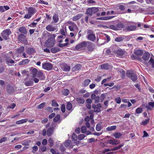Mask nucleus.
I'll list each match as a JSON object with an SVG mask.
<instances>
[{
    "instance_id": "1",
    "label": "nucleus",
    "mask_w": 154,
    "mask_h": 154,
    "mask_svg": "<svg viewBox=\"0 0 154 154\" xmlns=\"http://www.w3.org/2000/svg\"><path fill=\"white\" fill-rule=\"evenodd\" d=\"M27 9V14H26L24 17V18L29 19L30 18L32 15L35 14L37 12L36 9L33 7H30Z\"/></svg>"
},
{
    "instance_id": "2",
    "label": "nucleus",
    "mask_w": 154,
    "mask_h": 154,
    "mask_svg": "<svg viewBox=\"0 0 154 154\" xmlns=\"http://www.w3.org/2000/svg\"><path fill=\"white\" fill-rule=\"evenodd\" d=\"M10 35V29H7L3 30L0 34V41L3 40H6L9 39Z\"/></svg>"
},
{
    "instance_id": "3",
    "label": "nucleus",
    "mask_w": 154,
    "mask_h": 154,
    "mask_svg": "<svg viewBox=\"0 0 154 154\" xmlns=\"http://www.w3.org/2000/svg\"><path fill=\"white\" fill-rule=\"evenodd\" d=\"M126 75L133 82H136L137 79V75L132 71H127L126 72Z\"/></svg>"
},
{
    "instance_id": "4",
    "label": "nucleus",
    "mask_w": 154,
    "mask_h": 154,
    "mask_svg": "<svg viewBox=\"0 0 154 154\" xmlns=\"http://www.w3.org/2000/svg\"><path fill=\"white\" fill-rule=\"evenodd\" d=\"M87 42V41H84L78 44L75 47V50L81 51L85 49Z\"/></svg>"
},
{
    "instance_id": "5",
    "label": "nucleus",
    "mask_w": 154,
    "mask_h": 154,
    "mask_svg": "<svg viewBox=\"0 0 154 154\" xmlns=\"http://www.w3.org/2000/svg\"><path fill=\"white\" fill-rule=\"evenodd\" d=\"M87 45L86 47V50L88 51L91 52L94 51V44L91 42L87 41Z\"/></svg>"
},
{
    "instance_id": "6",
    "label": "nucleus",
    "mask_w": 154,
    "mask_h": 154,
    "mask_svg": "<svg viewBox=\"0 0 154 154\" xmlns=\"http://www.w3.org/2000/svg\"><path fill=\"white\" fill-rule=\"evenodd\" d=\"M55 43V40L53 39L49 38L46 41L45 44L48 47L51 48L54 45Z\"/></svg>"
},
{
    "instance_id": "7",
    "label": "nucleus",
    "mask_w": 154,
    "mask_h": 154,
    "mask_svg": "<svg viewBox=\"0 0 154 154\" xmlns=\"http://www.w3.org/2000/svg\"><path fill=\"white\" fill-rule=\"evenodd\" d=\"M42 67L44 69L49 71L52 69L53 65L51 63H42Z\"/></svg>"
},
{
    "instance_id": "8",
    "label": "nucleus",
    "mask_w": 154,
    "mask_h": 154,
    "mask_svg": "<svg viewBox=\"0 0 154 154\" xmlns=\"http://www.w3.org/2000/svg\"><path fill=\"white\" fill-rule=\"evenodd\" d=\"M30 74L32 75L33 78H35L38 72V70L33 67H31L30 68Z\"/></svg>"
},
{
    "instance_id": "9",
    "label": "nucleus",
    "mask_w": 154,
    "mask_h": 154,
    "mask_svg": "<svg viewBox=\"0 0 154 154\" xmlns=\"http://www.w3.org/2000/svg\"><path fill=\"white\" fill-rule=\"evenodd\" d=\"M40 80H44L45 79V77L44 75L42 70H39L38 71L36 76Z\"/></svg>"
},
{
    "instance_id": "10",
    "label": "nucleus",
    "mask_w": 154,
    "mask_h": 154,
    "mask_svg": "<svg viewBox=\"0 0 154 154\" xmlns=\"http://www.w3.org/2000/svg\"><path fill=\"white\" fill-rule=\"evenodd\" d=\"M120 142V141L113 138L108 140L107 143H109L112 145H117L119 144Z\"/></svg>"
},
{
    "instance_id": "11",
    "label": "nucleus",
    "mask_w": 154,
    "mask_h": 154,
    "mask_svg": "<svg viewBox=\"0 0 154 154\" xmlns=\"http://www.w3.org/2000/svg\"><path fill=\"white\" fill-rule=\"evenodd\" d=\"M46 29L49 32H53L57 30V28L53 26L51 24H49L45 27Z\"/></svg>"
},
{
    "instance_id": "12",
    "label": "nucleus",
    "mask_w": 154,
    "mask_h": 154,
    "mask_svg": "<svg viewBox=\"0 0 154 154\" xmlns=\"http://www.w3.org/2000/svg\"><path fill=\"white\" fill-rule=\"evenodd\" d=\"M4 57L5 58V60L7 64L10 65V52L8 53H5L4 54Z\"/></svg>"
},
{
    "instance_id": "13",
    "label": "nucleus",
    "mask_w": 154,
    "mask_h": 154,
    "mask_svg": "<svg viewBox=\"0 0 154 154\" xmlns=\"http://www.w3.org/2000/svg\"><path fill=\"white\" fill-rule=\"evenodd\" d=\"M87 38L89 40L94 42L96 39L95 34L94 33L89 34L87 36Z\"/></svg>"
},
{
    "instance_id": "14",
    "label": "nucleus",
    "mask_w": 154,
    "mask_h": 154,
    "mask_svg": "<svg viewBox=\"0 0 154 154\" xmlns=\"http://www.w3.org/2000/svg\"><path fill=\"white\" fill-rule=\"evenodd\" d=\"M150 54L149 53L146 52L144 53L142 57L144 61H147L149 59Z\"/></svg>"
},
{
    "instance_id": "15",
    "label": "nucleus",
    "mask_w": 154,
    "mask_h": 154,
    "mask_svg": "<svg viewBox=\"0 0 154 154\" xmlns=\"http://www.w3.org/2000/svg\"><path fill=\"white\" fill-rule=\"evenodd\" d=\"M125 52L124 50L120 49L117 51L116 53L118 56H122L125 54Z\"/></svg>"
},
{
    "instance_id": "16",
    "label": "nucleus",
    "mask_w": 154,
    "mask_h": 154,
    "mask_svg": "<svg viewBox=\"0 0 154 154\" xmlns=\"http://www.w3.org/2000/svg\"><path fill=\"white\" fill-rule=\"evenodd\" d=\"M54 130V128L53 127H51L48 129L47 133L48 136H51L53 134Z\"/></svg>"
},
{
    "instance_id": "17",
    "label": "nucleus",
    "mask_w": 154,
    "mask_h": 154,
    "mask_svg": "<svg viewBox=\"0 0 154 154\" xmlns=\"http://www.w3.org/2000/svg\"><path fill=\"white\" fill-rule=\"evenodd\" d=\"M146 107L147 109L151 110L152 108L154 107V102H149L148 103V105L146 106Z\"/></svg>"
},
{
    "instance_id": "18",
    "label": "nucleus",
    "mask_w": 154,
    "mask_h": 154,
    "mask_svg": "<svg viewBox=\"0 0 154 154\" xmlns=\"http://www.w3.org/2000/svg\"><path fill=\"white\" fill-rule=\"evenodd\" d=\"M58 41L60 43L58 44V46L60 47H63L66 46H67L69 44L68 42H66L64 44L61 43L63 42V40L62 39H58Z\"/></svg>"
},
{
    "instance_id": "19",
    "label": "nucleus",
    "mask_w": 154,
    "mask_h": 154,
    "mask_svg": "<svg viewBox=\"0 0 154 154\" xmlns=\"http://www.w3.org/2000/svg\"><path fill=\"white\" fill-rule=\"evenodd\" d=\"M81 67L82 66L80 64H78L73 67L72 69L73 72L78 71L81 69Z\"/></svg>"
},
{
    "instance_id": "20",
    "label": "nucleus",
    "mask_w": 154,
    "mask_h": 154,
    "mask_svg": "<svg viewBox=\"0 0 154 154\" xmlns=\"http://www.w3.org/2000/svg\"><path fill=\"white\" fill-rule=\"evenodd\" d=\"M52 18L53 20V21L52 22V23H56L58 21L59 18L57 14H54Z\"/></svg>"
},
{
    "instance_id": "21",
    "label": "nucleus",
    "mask_w": 154,
    "mask_h": 154,
    "mask_svg": "<svg viewBox=\"0 0 154 154\" xmlns=\"http://www.w3.org/2000/svg\"><path fill=\"white\" fill-rule=\"evenodd\" d=\"M18 40L20 41H24L26 40V37L23 34H20L18 37Z\"/></svg>"
},
{
    "instance_id": "22",
    "label": "nucleus",
    "mask_w": 154,
    "mask_h": 154,
    "mask_svg": "<svg viewBox=\"0 0 154 154\" xmlns=\"http://www.w3.org/2000/svg\"><path fill=\"white\" fill-rule=\"evenodd\" d=\"M114 16H108L106 17H102L97 18V20H110L113 18Z\"/></svg>"
},
{
    "instance_id": "23",
    "label": "nucleus",
    "mask_w": 154,
    "mask_h": 154,
    "mask_svg": "<svg viewBox=\"0 0 154 154\" xmlns=\"http://www.w3.org/2000/svg\"><path fill=\"white\" fill-rule=\"evenodd\" d=\"M18 30L21 33L24 34H26L27 32L26 28L23 26L20 27L18 29Z\"/></svg>"
},
{
    "instance_id": "24",
    "label": "nucleus",
    "mask_w": 154,
    "mask_h": 154,
    "mask_svg": "<svg viewBox=\"0 0 154 154\" xmlns=\"http://www.w3.org/2000/svg\"><path fill=\"white\" fill-rule=\"evenodd\" d=\"M24 50V48L23 46H21L16 50V53L18 54H20L22 53Z\"/></svg>"
},
{
    "instance_id": "25",
    "label": "nucleus",
    "mask_w": 154,
    "mask_h": 154,
    "mask_svg": "<svg viewBox=\"0 0 154 154\" xmlns=\"http://www.w3.org/2000/svg\"><path fill=\"white\" fill-rule=\"evenodd\" d=\"M82 14H78V15L74 16L72 18V20L73 21H76L79 19L81 17H82Z\"/></svg>"
},
{
    "instance_id": "26",
    "label": "nucleus",
    "mask_w": 154,
    "mask_h": 154,
    "mask_svg": "<svg viewBox=\"0 0 154 154\" xmlns=\"http://www.w3.org/2000/svg\"><path fill=\"white\" fill-rule=\"evenodd\" d=\"M24 84L26 86H31L33 85V82L32 80H29L24 82Z\"/></svg>"
},
{
    "instance_id": "27",
    "label": "nucleus",
    "mask_w": 154,
    "mask_h": 154,
    "mask_svg": "<svg viewBox=\"0 0 154 154\" xmlns=\"http://www.w3.org/2000/svg\"><path fill=\"white\" fill-rule=\"evenodd\" d=\"M9 8V7L7 6H0V11L3 12L6 10H8Z\"/></svg>"
},
{
    "instance_id": "28",
    "label": "nucleus",
    "mask_w": 154,
    "mask_h": 154,
    "mask_svg": "<svg viewBox=\"0 0 154 154\" xmlns=\"http://www.w3.org/2000/svg\"><path fill=\"white\" fill-rule=\"evenodd\" d=\"M35 50L33 48H29L27 49L26 53L29 55L35 52Z\"/></svg>"
},
{
    "instance_id": "29",
    "label": "nucleus",
    "mask_w": 154,
    "mask_h": 154,
    "mask_svg": "<svg viewBox=\"0 0 154 154\" xmlns=\"http://www.w3.org/2000/svg\"><path fill=\"white\" fill-rule=\"evenodd\" d=\"M72 141L69 140H66L64 143V146L66 147L70 146V145H72Z\"/></svg>"
},
{
    "instance_id": "30",
    "label": "nucleus",
    "mask_w": 154,
    "mask_h": 154,
    "mask_svg": "<svg viewBox=\"0 0 154 154\" xmlns=\"http://www.w3.org/2000/svg\"><path fill=\"white\" fill-rule=\"evenodd\" d=\"M76 100L77 103L79 104H83L84 103L85 101L84 99L82 97H79L76 99Z\"/></svg>"
},
{
    "instance_id": "31",
    "label": "nucleus",
    "mask_w": 154,
    "mask_h": 154,
    "mask_svg": "<svg viewBox=\"0 0 154 154\" xmlns=\"http://www.w3.org/2000/svg\"><path fill=\"white\" fill-rule=\"evenodd\" d=\"M60 51V49L57 47L53 48L50 50L53 53H55L58 52Z\"/></svg>"
},
{
    "instance_id": "32",
    "label": "nucleus",
    "mask_w": 154,
    "mask_h": 154,
    "mask_svg": "<svg viewBox=\"0 0 154 154\" xmlns=\"http://www.w3.org/2000/svg\"><path fill=\"white\" fill-rule=\"evenodd\" d=\"M136 28V26H128L126 28V29L127 31H130L134 30Z\"/></svg>"
},
{
    "instance_id": "33",
    "label": "nucleus",
    "mask_w": 154,
    "mask_h": 154,
    "mask_svg": "<svg viewBox=\"0 0 154 154\" xmlns=\"http://www.w3.org/2000/svg\"><path fill=\"white\" fill-rule=\"evenodd\" d=\"M28 119H22L21 120L17 121L16 122V124L17 125L22 124L28 121Z\"/></svg>"
},
{
    "instance_id": "34",
    "label": "nucleus",
    "mask_w": 154,
    "mask_h": 154,
    "mask_svg": "<svg viewBox=\"0 0 154 154\" xmlns=\"http://www.w3.org/2000/svg\"><path fill=\"white\" fill-rule=\"evenodd\" d=\"M134 53L137 56H140L143 55V51L141 50H137L134 51Z\"/></svg>"
},
{
    "instance_id": "35",
    "label": "nucleus",
    "mask_w": 154,
    "mask_h": 154,
    "mask_svg": "<svg viewBox=\"0 0 154 154\" xmlns=\"http://www.w3.org/2000/svg\"><path fill=\"white\" fill-rule=\"evenodd\" d=\"M70 70V67L68 65L65 64L63 66V70L64 71H69Z\"/></svg>"
},
{
    "instance_id": "36",
    "label": "nucleus",
    "mask_w": 154,
    "mask_h": 154,
    "mask_svg": "<svg viewBox=\"0 0 154 154\" xmlns=\"http://www.w3.org/2000/svg\"><path fill=\"white\" fill-rule=\"evenodd\" d=\"M91 82V80L89 79H86L84 81L83 83L82 84V86L84 87L87 86L90 82Z\"/></svg>"
},
{
    "instance_id": "37",
    "label": "nucleus",
    "mask_w": 154,
    "mask_h": 154,
    "mask_svg": "<svg viewBox=\"0 0 154 154\" xmlns=\"http://www.w3.org/2000/svg\"><path fill=\"white\" fill-rule=\"evenodd\" d=\"M113 135L116 138L119 139L121 137L122 134L119 132H116L113 133Z\"/></svg>"
},
{
    "instance_id": "38",
    "label": "nucleus",
    "mask_w": 154,
    "mask_h": 154,
    "mask_svg": "<svg viewBox=\"0 0 154 154\" xmlns=\"http://www.w3.org/2000/svg\"><path fill=\"white\" fill-rule=\"evenodd\" d=\"M62 93L63 95L67 96L69 94V91L68 89H65L62 90Z\"/></svg>"
},
{
    "instance_id": "39",
    "label": "nucleus",
    "mask_w": 154,
    "mask_h": 154,
    "mask_svg": "<svg viewBox=\"0 0 154 154\" xmlns=\"http://www.w3.org/2000/svg\"><path fill=\"white\" fill-rule=\"evenodd\" d=\"M101 69H108L109 68V65L107 63H104L101 65Z\"/></svg>"
},
{
    "instance_id": "40",
    "label": "nucleus",
    "mask_w": 154,
    "mask_h": 154,
    "mask_svg": "<svg viewBox=\"0 0 154 154\" xmlns=\"http://www.w3.org/2000/svg\"><path fill=\"white\" fill-rule=\"evenodd\" d=\"M86 14L90 16H91L93 15V13L91 8H90L87 9L86 11Z\"/></svg>"
},
{
    "instance_id": "41",
    "label": "nucleus",
    "mask_w": 154,
    "mask_h": 154,
    "mask_svg": "<svg viewBox=\"0 0 154 154\" xmlns=\"http://www.w3.org/2000/svg\"><path fill=\"white\" fill-rule=\"evenodd\" d=\"M116 128V126L113 125L111 126H109L106 128V130L107 131H111L115 130Z\"/></svg>"
},
{
    "instance_id": "42",
    "label": "nucleus",
    "mask_w": 154,
    "mask_h": 154,
    "mask_svg": "<svg viewBox=\"0 0 154 154\" xmlns=\"http://www.w3.org/2000/svg\"><path fill=\"white\" fill-rule=\"evenodd\" d=\"M29 62V60L28 59H26L22 60L20 62V64L23 65L27 64Z\"/></svg>"
},
{
    "instance_id": "43",
    "label": "nucleus",
    "mask_w": 154,
    "mask_h": 154,
    "mask_svg": "<svg viewBox=\"0 0 154 154\" xmlns=\"http://www.w3.org/2000/svg\"><path fill=\"white\" fill-rule=\"evenodd\" d=\"M124 144L122 143L119 145L117 147H115L111 149V151H116L119 149L121 147L124 146Z\"/></svg>"
},
{
    "instance_id": "44",
    "label": "nucleus",
    "mask_w": 154,
    "mask_h": 154,
    "mask_svg": "<svg viewBox=\"0 0 154 154\" xmlns=\"http://www.w3.org/2000/svg\"><path fill=\"white\" fill-rule=\"evenodd\" d=\"M66 109L68 110H71L72 108V104L70 102H67L66 105Z\"/></svg>"
},
{
    "instance_id": "45",
    "label": "nucleus",
    "mask_w": 154,
    "mask_h": 154,
    "mask_svg": "<svg viewBox=\"0 0 154 154\" xmlns=\"http://www.w3.org/2000/svg\"><path fill=\"white\" fill-rule=\"evenodd\" d=\"M60 115L59 114H57L53 119V121L54 122H57L60 119Z\"/></svg>"
},
{
    "instance_id": "46",
    "label": "nucleus",
    "mask_w": 154,
    "mask_h": 154,
    "mask_svg": "<svg viewBox=\"0 0 154 154\" xmlns=\"http://www.w3.org/2000/svg\"><path fill=\"white\" fill-rule=\"evenodd\" d=\"M46 105V103L44 102L39 105L37 106V108L38 109H41L45 106Z\"/></svg>"
},
{
    "instance_id": "47",
    "label": "nucleus",
    "mask_w": 154,
    "mask_h": 154,
    "mask_svg": "<svg viewBox=\"0 0 154 154\" xmlns=\"http://www.w3.org/2000/svg\"><path fill=\"white\" fill-rule=\"evenodd\" d=\"M150 119L149 118L145 119L144 121H143L141 123V125H145L147 124L149 122Z\"/></svg>"
},
{
    "instance_id": "48",
    "label": "nucleus",
    "mask_w": 154,
    "mask_h": 154,
    "mask_svg": "<svg viewBox=\"0 0 154 154\" xmlns=\"http://www.w3.org/2000/svg\"><path fill=\"white\" fill-rule=\"evenodd\" d=\"M109 29H110L114 30H118V28L115 26L113 25H111L107 27Z\"/></svg>"
},
{
    "instance_id": "49",
    "label": "nucleus",
    "mask_w": 154,
    "mask_h": 154,
    "mask_svg": "<svg viewBox=\"0 0 154 154\" xmlns=\"http://www.w3.org/2000/svg\"><path fill=\"white\" fill-rule=\"evenodd\" d=\"M124 39L123 37H118L115 39V41L116 42H120L123 41Z\"/></svg>"
},
{
    "instance_id": "50",
    "label": "nucleus",
    "mask_w": 154,
    "mask_h": 154,
    "mask_svg": "<svg viewBox=\"0 0 154 154\" xmlns=\"http://www.w3.org/2000/svg\"><path fill=\"white\" fill-rule=\"evenodd\" d=\"M52 106L54 107H58L59 106V105L56 102L55 100H53L52 101Z\"/></svg>"
},
{
    "instance_id": "51",
    "label": "nucleus",
    "mask_w": 154,
    "mask_h": 154,
    "mask_svg": "<svg viewBox=\"0 0 154 154\" xmlns=\"http://www.w3.org/2000/svg\"><path fill=\"white\" fill-rule=\"evenodd\" d=\"M48 142L50 147H51L53 146L54 144V141L51 138H49L48 140Z\"/></svg>"
},
{
    "instance_id": "52",
    "label": "nucleus",
    "mask_w": 154,
    "mask_h": 154,
    "mask_svg": "<svg viewBox=\"0 0 154 154\" xmlns=\"http://www.w3.org/2000/svg\"><path fill=\"white\" fill-rule=\"evenodd\" d=\"M149 62L151 64L152 67L154 68V60L151 57L149 61Z\"/></svg>"
},
{
    "instance_id": "53",
    "label": "nucleus",
    "mask_w": 154,
    "mask_h": 154,
    "mask_svg": "<svg viewBox=\"0 0 154 154\" xmlns=\"http://www.w3.org/2000/svg\"><path fill=\"white\" fill-rule=\"evenodd\" d=\"M93 14H95L99 11L98 9L97 8L92 7L91 8Z\"/></svg>"
},
{
    "instance_id": "54",
    "label": "nucleus",
    "mask_w": 154,
    "mask_h": 154,
    "mask_svg": "<svg viewBox=\"0 0 154 154\" xmlns=\"http://www.w3.org/2000/svg\"><path fill=\"white\" fill-rule=\"evenodd\" d=\"M85 135L84 134H81L78 135V139L79 140H81L83 139L85 137Z\"/></svg>"
},
{
    "instance_id": "55",
    "label": "nucleus",
    "mask_w": 154,
    "mask_h": 154,
    "mask_svg": "<svg viewBox=\"0 0 154 154\" xmlns=\"http://www.w3.org/2000/svg\"><path fill=\"white\" fill-rule=\"evenodd\" d=\"M101 127L100 124H97L96 125V129L97 131H100L101 130Z\"/></svg>"
},
{
    "instance_id": "56",
    "label": "nucleus",
    "mask_w": 154,
    "mask_h": 154,
    "mask_svg": "<svg viewBox=\"0 0 154 154\" xmlns=\"http://www.w3.org/2000/svg\"><path fill=\"white\" fill-rule=\"evenodd\" d=\"M86 128L85 126H83L81 128V132L82 133H85L86 131Z\"/></svg>"
},
{
    "instance_id": "57",
    "label": "nucleus",
    "mask_w": 154,
    "mask_h": 154,
    "mask_svg": "<svg viewBox=\"0 0 154 154\" xmlns=\"http://www.w3.org/2000/svg\"><path fill=\"white\" fill-rule=\"evenodd\" d=\"M72 139L73 141H76L77 137L75 133H73L72 136Z\"/></svg>"
},
{
    "instance_id": "58",
    "label": "nucleus",
    "mask_w": 154,
    "mask_h": 154,
    "mask_svg": "<svg viewBox=\"0 0 154 154\" xmlns=\"http://www.w3.org/2000/svg\"><path fill=\"white\" fill-rule=\"evenodd\" d=\"M115 100L117 104H120L121 102V99L120 97L115 98Z\"/></svg>"
},
{
    "instance_id": "59",
    "label": "nucleus",
    "mask_w": 154,
    "mask_h": 154,
    "mask_svg": "<svg viewBox=\"0 0 154 154\" xmlns=\"http://www.w3.org/2000/svg\"><path fill=\"white\" fill-rule=\"evenodd\" d=\"M124 27L123 24L121 23H119L116 25V27L119 28H123Z\"/></svg>"
},
{
    "instance_id": "60",
    "label": "nucleus",
    "mask_w": 154,
    "mask_h": 154,
    "mask_svg": "<svg viewBox=\"0 0 154 154\" xmlns=\"http://www.w3.org/2000/svg\"><path fill=\"white\" fill-rule=\"evenodd\" d=\"M135 111L137 113L139 114L142 112V109L141 108H138L136 109Z\"/></svg>"
},
{
    "instance_id": "61",
    "label": "nucleus",
    "mask_w": 154,
    "mask_h": 154,
    "mask_svg": "<svg viewBox=\"0 0 154 154\" xmlns=\"http://www.w3.org/2000/svg\"><path fill=\"white\" fill-rule=\"evenodd\" d=\"M46 110L48 112H53V110L52 107H48L46 108Z\"/></svg>"
},
{
    "instance_id": "62",
    "label": "nucleus",
    "mask_w": 154,
    "mask_h": 154,
    "mask_svg": "<svg viewBox=\"0 0 154 154\" xmlns=\"http://www.w3.org/2000/svg\"><path fill=\"white\" fill-rule=\"evenodd\" d=\"M114 83L113 82H112L110 83H109L107 84H104V86L106 87L107 86H109V87H112L114 85Z\"/></svg>"
},
{
    "instance_id": "63",
    "label": "nucleus",
    "mask_w": 154,
    "mask_h": 154,
    "mask_svg": "<svg viewBox=\"0 0 154 154\" xmlns=\"http://www.w3.org/2000/svg\"><path fill=\"white\" fill-rule=\"evenodd\" d=\"M61 111L62 112L64 113L65 111V105L62 104L61 106Z\"/></svg>"
},
{
    "instance_id": "64",
    "label": "nucleus",
    "mask_w": 154,
    "mask_h": 154,
    "mask_svg": "<svg viewBox=\"0 0 154 154\" xmlns=\"http://www.w3.org/2000/svg\"><path fill=\"white\" fill-rule=\"evenodd\" d=\"M105 94H102L100 97V100L101 102H102L103 100L105 99L106 96Z\"/></svg>"
}]
</instances>
